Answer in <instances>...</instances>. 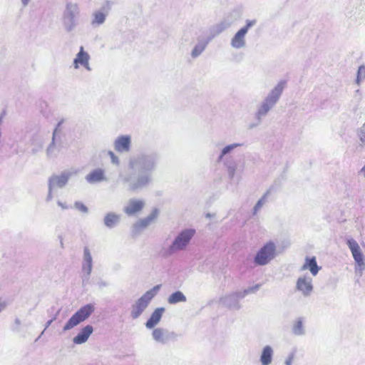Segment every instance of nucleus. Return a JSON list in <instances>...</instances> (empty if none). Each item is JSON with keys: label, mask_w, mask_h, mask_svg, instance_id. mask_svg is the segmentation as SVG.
<instances>
[{"label": "nucleus", "mask_w": 365, "mask_h": 365, "mask_svg": "<svg viewBox=\"0 0 365 365\" xmlns=\"http://www.w3.org/2000/svg\"><path fill=\"white\" fill-rule=\"evenodd\" d=\"M157 155L153 153H140L130 159L129 167L138 173L128 177L120 176L128 188L133 192L148 186L153 180L152 172L157 165Z\"/></svg>", "instance_id": "1"}, {"label": "nucleus", "mask_w": 365, "mask_h": 365, "mask_svg": "<svg viewBox=\"0 0 365 365\" xmlns=\"http://www.w3.org/2000/svg\"><path fill=\"white\" fill-rule=\"evenodd\" d=\"M286 86L287 81L285 80L279 81L264 99L259 103L255 114L257 120H261L275 106Z\"/></svg>", "instance_id": "2"}, {"label": "nucleus", "mask_w": 365, "mask_h": 365, "mask_svg": "<svg viewBox=\"0 0 365 365\" xmlns=\"http://www.w3.org/2000/svg\"><path fill=\"white\" fill-rule=\"evenodd\" d=\"M77 173L73 170H65L58 174H53L48 178V192L46 202H51L57 194L58 189H63L68 184L70 178Z\"/></svg>", "instance_id": "3"}, {"label": "nucleus", "mask_w": 365, "mask_h": 365, "mask_svg": "<svg viewBox=\"0 0 365 365\" xmlns=\"http://www.w3.org/2000/svg\"><path fill=\"white\" fill-rule=\"evenodd\" d=\"M160 287V284L153 287L144 293L132 304L130 308V317L133 319H138L144 312L151 300L158 293Z\"/></svg>", "instance_id": "4"}, {"label": "nucleus", "mask_w": 365, "mask_h": 365, "mask_svg": "<svg viewBox=\"0 0 365 365\" xmlns=\"http://www.w3.org/2000/svg\"><path fill=\"white\" fill-rule=\"evenodd\" d=\"M195 235V230L192 228H187L180 231L168 248L167 254L170 255L180 251L186 250Z\"/></svg>", "instance_id": "5"}, {"label": "nucleus", "mask_w": 365, "mask_h": 365, "mask_svg": "<svg viewBox=\"0 0 365 365\" xmlns=\"http://www.w3.org/2000/svg\"><path fill=\"white\" fill-rule=\"evenodd\" d=\"M278 255L277 245L269 241L266 242L257 252L254 262L259 266H264L269 264Z\"/></svg>", "instance_id": "6"}, {"label": "nucleus", "mask_w": 365, "mask_h": 365, "mask_svg": "<svg viewBox=\"0 0 365 365\" xmlns=\"http://www.w3.org/2000/svg\"><path fill=\"white\" fill-rule=\"evenodd\" d=\"M79 7L76 3L68 2L63 13V24L67 31H73L78 24Z\"/></svg>", "instance_id": "7"}, {"label": "nucleus", "mask_w": 365, "mask_h": 365, "mask_svg": "<svg viewBox=\"0 0 365 365\" xmlns=\"http://www.w3.org/2000/svg\"><path fill=\"white\" fill-rule=\"evenodd\" d=\"M95 307L92 304H87L81 307L64 325L63 330L68 331L78 326L81 322L87 319L94 312Z\"/></svg>", "instance_id": "8"}, {"label": "nucleus", "mask_w": 365, "mask_h": 365, "mask_svg": "<svg viewBox=\"0 0 365 365\" xmlns=\"http://www.w3.org/2000/svg\"><path fill=\"white\" fill-rule=\"evenodd\" d=\"M346 244L354 259L355 273L359 276H361L363 272L365 269V257L362 252V250L358 242L354 239L347 240Z\"/></svg>", "instance_id": "9"}, {"label": "nucleus", "mask_w": 365, "mask_h": 365, "mask_svg": "<svg viewBox=\"0 0 365 365\" xmlns=\"http://www.w3.org/2000/svg\"><path fill=\"white\" fill-rule=\"evenodd\" d=\"M256 24L255 20H247L245 25L240 28L230 39V46L236 50L244 49L247 46V34Z\"/></svg>", "instance_id": "10"}, {"label": "nucleus", "mask_w": 365, "mask_h": 365, "mask_svg": "<svg viewBox=\"0 0 365 365\" xmlns=\"http://www.w3.org/2000/svg\"><path fill=\"white\" fill-rule=\"evenodd\" d=\"M93 269V257L88 247L83 249V260L81 265L82 270V285L86 287L90 283V277Z\"/></svg>", "instance_id": "11"}, {"label": "nucleus", "mask_w": 365, "mask_h": 365, "mask_svg": "<svg viewBox=\"0 0 365 365\" xmlns=\"http://www.w3.org/2000/svg\"><path fill=\"white\" fill-rule=\"evenodd\" d=\"M63 148V142L61 132L56 128L53 132L51 142L46 150V156L48 158H57Z\"/></svg>", "instance_id": "12"}, {"label": "nucleus", "mask_w": 365, "mask_h": 365, "mask_svg": "<svg viewBox=\"0 0 365 365\" xmlns=\"http://www.w3.org/2000/svg\"><path fill=\"white\" fill-rule=\"evenodd\" d=\"M295 289L304 297H310L314 291L312 277L307 274L299 276L296 281Z\"/></svg>", "instance_id": "13"}, {"label": "nucleus", "mask_w": 365, "mask_h": 365, "mask_svg": "<svg viewBox=\"0 0 365 365\" xmlns=\"http://www.w3.org/2000/svg\"><path fill=\"white\" fill-rule=\"evenodd\" d=\"M158 215V210L155 209L147 217L140 220L135 222L132 227V234L133 235H138L141 233L156 220Z\"/></svg>", "instance_id": "14"}, {"label": "nucleus", "mask_w": 365, "mask_h": 365, "mask_svg": "<svg viewBox=\"0 0 365 365\" xmlns=\"http://www.w3.org/2000/svg\"><path fill=\"white\" fill-rule=\"evenodd\" d=\"M240 291L233 292L230 294L223 296L220 298L219 302L220 305L229 309H239L240 308V301L243 299L240 297Z\"/></svg>", "instance_id": "15"}, {"label": "nucleus", "mask_w": 365, "mask_h": 365, "mask_svg": "<svg viewBox=\"0 0 365 365\" xmlns=\"http://www.w3.org/2000/svg\"><path fill=\"white\" fill-rule=\"evenodd\" d=\"M175 336L174 332H170L168 330L163 328H155L152 331L153 339L161 344H166L170 339Z\"/></svg>", "instance_id": "16"}, {"label": "nucleus", "mask_w": 365, "mask_h": 365, "mask_svg": "<svg viewBox=\"0 0 365 365\" xmlns=\"http://www.w3.org/2000/svg\"><path fill=\"white\" fill-rule=\"evenodd\" d=\"M110 7L108 4L102 6L100 9L95 11L92 14V19L91 21L93 27L99 26L105 22L106 16L108 15Z\"/></svg>", "instance_id": "17"}, {"label": "nucleus", "mask_w": 365, "mask_h": 365, "mask_svg": "<svg viewBox=\"0 0 365 365\" xmlns=\"http://www.w3.org/2000/svg\"><path fill=\"white\" fill-rule=\"evenodd\" d=\"M274 359V349L270 345L264 346L259 354V363L261 365H271Z\"/></svg>", "instance_id": "18"}, {"label": "nucleus", "mask_w": 365, "mask_h": 365, "mask_svg": "<svg viewBox=\"0 0 365 365\" xmlns=\"http://www.w3.org/2000/svg\"><path fill=\"white\" fill-rule=\"evenodd\" d=\"M320 269L321 267L318 266L315 257H307L304 264L300 267V271L309 270L311 275L313 277L317 276Z\"/></svg>", "instance_id": "19"}, {"label": "nucleus", "mask_w": 365, "mask_h": 365, "mask_svg": "<svg viewBox=\"0 0 365 365\" xmlns=\"http://www.w3.org/2000/svg\"><path fill=\"white\" fill-rule=\"evenodd\" d=\"M145 206V202L140 199H131L125 207V212L128 215H135L143 210Z\"/></svg>", "instance_id": "20"}, {"label": "nucleus", "mask_w": 365, "mask_h": 365, "mask_svg": "<svg viewBox=\"0 0 365 365\" xmlns=\"http://www.w3.org/2000/svg\"><path fill=\"white\" fill-rule=\"evenodd\" d=\"M29 144L32 147V153L36 154L41 150L44 144L43 136L39 133H34L30 137Z\"/></svg>", "instance_id": "21"}, {"label": "nucleus", "mask_w": 365, "mask_h": 365, "mask_svg": "<svg viewBox=\"0 0 365 365\" xmlns=\"http://www.w3.org/2000/svg\"><path fill=\"white\" fill-rule=\"evenodd\" d=\"M131 138L130 135H120L115 139V150L127 153L130 149Z\"/></svg>", "instance_id": "22"}, {"label": "nucleus", "mask_w": 365, "mask_h": 365, "mask_svg": "<svg viewBox=\"0 0 365 365\" xmlns=\"http://www.w3.org/2000/svg\"><path fill=\"white\" fill-rule=\"evenodd\" d=\"M93 329L91 325H86L73 339V343L76 344H82L85 343L93 333Z\"/></svg>", "instance_id": "23"}, {"label": "nucleus", "mask_w": 365, "mask_h": 365, "mask_svg": "<svg viewBox=\"0 0 365 365\" xmlns=\"http://www.w3.org/2000/svg\"><path fill=\"white\" fill-rule=\"evenodd\" d=\"M164 312L165 309L163 307L155 309L145 323L146 328L151 329L158 325L161 320Z\"/></svg>", "instance_id": "24"}, {"label": "nucleus", "mask_w": 365, "mask_h": 365, "mask_svg": "<svg viewBox=\"0 0 365 365\" xmlns=\"http://www.w3.org/2000/svg\"><path fill=\"white\" fill-rule=\"evenodd\" d=\"M86 181L90 184L98 183L106 180L105 172L102 169H96L86 176Z\"/></svg>", "instance_id": "25"}, {"label": "nucleus", "mask_w": 365, "mask_h": 365, "mask_svg": "<svg viewBox=\"0 0 365 365\" xmlns=\"http://www.w3.org/2000/svg\"><path fill=\"white\" fill-rule=\"evenodd\" d=\"M292 332L294 335L301 336L306 334L304 327V320L302 317H299L293 322L292 327Z\"/></svg>", "instance_id": "26"}, {"label": "nucleus", "mask_w": 365, "mask_h": 365, "mask_svg": "<svg viewBox=\"0 0 365 365\" xmlns=\"http://www.w3.org/2000/svg\"><path fill=\"white\" fill-rule=\"evenodd\" d=\"M89 55L84 51L83 48L81 46L80 51L77 53L76 58L73 60V66L76 69L79 68V66L87 64V61H89Z\"/></svg>", "instance_id": "27"}, {"label": "nucleus", "mask_w": 365, "mask_h": 365, "mask_svg": "<svg viewBox=\"0 0 365 365\" xmlns=\"http://www.w3.org/2000/svg\"><path fill=\"white\" fill-rule=\"evenodd\" d=\"M187 301L186 296L181 291H176L172 293L168 298V302L170 304H175Z\"/></svg>", "instance_id": "28"}, {"label": "nucleus", "mask_w": 365, "mask_h": 365, "mask_svg": "<svg viewBox=\"0 0 365 365\" xmlns=\"http://www.w3.org/2000/svg\"><path fill=\"white\" fill-rule=\"evenodd\" d=\"M242 144L240 143H232V144H230L228 145H226L225 147H224L222 150H221V153L219 156V160H222L223 157L226 155H227L228 153H231L232 151H233L235 148L241 146Z\"/></svg>", "instance_id": "29"}, {"label": "nucleus", "mask_w": 365, "mask_h": 365, "mask_svg": "<svg viewBox=\"0 0 365 365\" xmlns=\"http://www.w3.org/2000/svg\"><path fill=\"white\" fill-rule=\"evenodd\" d=\"M205 47L206 43L204 42H200L196 44L191 52L192 57L194 58L198 57L203 52Z\"/></svg>", "instance_id": "30"}, {"label": "nucleus", "mask_w": 365, "mask_h": 365, "mask_svg": "<svg viewBox=\"0 0 365 365\" xmlns=\"http://www.w3.org/2000/svg\"><path fill=\"white\" fill-rule=\"evenodd\" d=\"M365 81V65H361L357 71L356 83L359 86Z\"/></svg>", "instance_id": "31"}, {"label": "nucleus", "mask_w": 365, "mask_h": 365, "mask_svg": "<svg viewBox=\"0 0 365 365\" xmlns=\"http://www.w3.org/2000/svg\"><path fill=\"white\" fill-rule=\"evenodd\" d=\"M260 288V284H257L252 287H249L244 290L240 291V297H242L245 298L247 295L255 293L257 292Z\"/></svg>", "instance_id": "32"}, {"label": "nucleus", "mask_w": 365, "mask_h": 365, "mask_svg": "<svg viewBox=\"0 0 365 365\" xmlns=\"http://www.w3.org/2000/svg\"><path fill=\"white\" fill-rule=\"evenodd\" d=\"M356 134L359 138L360 145L365 146V123L357 129Z\"/></svg>", "instance_id": "33"}, {"label": "nucleus", "mask_w": 365, "mask_h": 365, "mask_svg": "<svg viewBox=\"0 0 365 365\" xmlns=\"http://www.w3.org/2000/svg\"><path fill=\"white\" fill-rule=\"evenodd\" d=\"M226 166H227L228 175L231 179H232L235 175V173H236V170L237 168V165L235 162H232L230 163H227Z\"/></svg>", "instance_id": "34"}, {"label": "nucleus", "mask_w": 365, "mask_h": 365, "mask_svg": "<svg viewBox=\"0 0 365 365\" xmlns=\"http://www.w3.org/2000/svg\"><path fill=\"white\" fill-rule=\"evenodd\" d=\"M105 225L108 227H113L114 225V213H108L104 219Z\"/></svg>", "instance_id": "35"}, {"label": "nucleus", "mask_w": 365, "mask_h": 365, "mask_svg": "<svg viewBox=\"0 0 365 365\" xmlns=\"http://www.w3.org/2000/svg\"><path fill=\"white\" fill-rule=\"evenodd\" d=\"M74 207L83 213L87 214L88 212V208L80 201L75 202Z\"/></svg>", "instance_id": "36"}, {"label": "nucleus", "mask_w": 365, "mask_h": 365, "mask_svg": "<svg viewBox=\"0 0 365 365\" xmlns=\"http://www.w3.org/2000/svg\"><path fill=\"white\" fill-rule=\"evenodd\" d=\"M96 284L98 289L101 291H103L106 287L108 286V283L101 278H99L96 280Z\"/></svg>", "instance_id": "37"}, {"label": "nucleus", "mask_w": 365, "mask_h": 365, "mask_svg": "<svg viewBox=\"0 0 365 365\" xmlns=\"http://www.w3.org/2000/svg\"><path fill=\"white\" fill-rule=\"evenodd\" d=\"M264 202H265V197H263L262 198L259 200L254 207L255 212H257L258 210H259L261 208V207L264 205Z\"/></svg>", "instance_id": "38"}, {"label": "nucleus", "mask_w": 365, "mask_h": 365, "mask_svg": "<svg viewBox=\"0 0 365 365\" xmlns=\"http://www.w3.org/2000/svg\"><path fill=\"white\" fill-rule=\"evenodd\" d=\"M294 358V354L293 353L289 354L284 361V364L285 365H292Z\"/></svg>", "instance_id": "39"}, {"label": "nucleus", "mask_w": 365, "mask_h": 365, "mask_svg": "<svg viewBox=\"0 0 365 365\" xmlns=\"http://www.w3.org/2000/svg\"><path fill=\"white\" fill-rule=\"evenodd\" d=\"M57 205L62 209V210H68L69 208V206L66 203L63 202L60 200L57 201Z\"/></svg>", "instance_id": "40"}, {"label": "nucleus", "mask_w": 365, "mask_h": 365, "mask_svg": "<svg viewBox=\"0 0 365 365\" xmlns=\"http://www.w3.org/2000/svg\"><path fill=\"white\" fill-rule=\"evenodd\" d=\"M102 154L103 155H106L107 154L109 155L110 157L111 162L114 163V153L113 151L110 150L108 153H106V151H103Z\"/></svg>", "instance_id": "41"}, {"label": "nucleus", "mask_w": 365, "mask_h": 365, "mask_svg": "<svg viewBox=\"0 0 365 365\" xmlns=\"http://www.w3.org/2000/svg\"><path fill=\"white\" fill-rule=\"evenodd\" d=\"M56 319V318H53L50 320H48L46 323V325H45V328H44V330L41 332V335H43V334L44 333L45 330L52 324V322Z\"/></svg>", "instance_id": "42"}, {"label": "nucleus", "mask_w": 365, "mask_h": 365, "mask_svg": "<svg viewBox=\"0 0 365 365\" xmlns=\"http://www.w3.org/2000/svg\"><path fill=\"white\" fill-rule=\"evenodd\" d=\"M82 66H83L86 70L91 71V67L89 65V61H87V64H83Z\"/></svg>", "instance_id": "43"}, {"label": "nucleus", "mask_w": 365, "mask_h": 365, "mask_svg": "<svg viewBox=\"0 0 365 365\" xmlns=\"http://www.w3.org/2000/svg\"><path fill=\"white\" fill-rule=\"evenodd\" d=\"M21 1L24 6H26L29 4L30 0H21Z\"/></svg>", "instance_id": "44"}, {"label": "nucleus", "mask_w": 365, "mask_h": 365, "mask_svg": "<svg viewBox=\"0 0 365 365\" xmlns=\"http://www.w3.org/2000/svg\"><path fill=\"white\" fill-rule=\"evenodd\" d=\"M359 173L362 175L364 177H365V165L362 167V168L359 171Z\"/></svg>", "instance_id": "45"}, {"label": "nucleus", "mask_w": 365, "mask_h": 365, "mask_svg": "<svg viewBox=\"0 0 365 365\" xmlns=\"http://www.w3.org/2000/svg\"><path fill=\"white\" fill-rule=\"evenodd\" d=\"M5 308V305L3 303H0V312Z\"/></svg>", "instance_id": "46"}, {"label": "nucleus", "mask_w": 365, "mask_h": 365, "mask_svg": "<svg viewBox=\"0 0 365 365\" xmlns=\"http://www.w3.org/2000/svg\"><path fill=\"white\" fill-rule=\"evenodd\" d=\"M15 323H16V324H17V325H20V324H21V321H20V319H15Z\"/></svg>", "instance_id": "47"}, {"label": "nucleus", "mask_w": 365, "mask_h": 365, "mask_svg": "<svg viewBox=\"0 0 365 365\" xmlns=\"http://www.w3.org/2000/svg\"><path fill=\"white\" fill-rule=\"evenodd\" d=\"M356 93H358V94H360V91L359 90H356Z\"/></svg>", "instance_id": "48"}, {"label": "nucleus", "mask_w": 365, "mask_h": 365, "mask_svg": "<svg viewBox=\"0 0 365 365\" xmlns=\"http://www.w3.org/2000/svg\"><path fill=\"white\" fill-rule=\"evenodd\" d=\"M61 247H63V241L62 240L61 241Z\"/></svg>", "instance_id": "49"}]
</instances>
